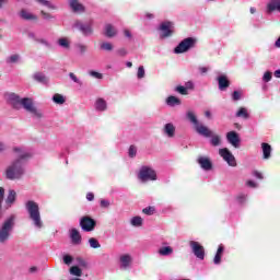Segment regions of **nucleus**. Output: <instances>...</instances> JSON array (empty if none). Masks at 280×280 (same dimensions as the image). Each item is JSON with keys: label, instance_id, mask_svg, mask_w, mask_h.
<instances>
[{"label": "nucleus", "instance_id": "4d7b16f0", "mask_svg": "<svg viewBox=\"0 0 280 280\" xmlns=\"http://www.w3.org/2000/svg\"><path fill=\"white\" fill-rule=\"evenodd\" d=\"M90 75H92V78H96V80H102V78H104L102 73L95 71H90Z\"/></svg>", "mask_w": 280, "mask_h": 280}, {"label": "nucleus", "instance_id": "72a5a7b5", "mask_svg": "<svg viewBox=\"0 0 280 280\" xmlns=\"http://www.w3.org/2000/svg\"><path fill=\"white\" fill-rule=\"evenodd\" d=\"M132 226H143V219L141 217H133L131 219Z\"/></svg>", "mask_w": 280, "mask_h": 280}, {"label": "nucleus", "instance_id": "f704fd0d", "mask_svg": "<svg viewBox=\"0 0 280 280\" xmlns=\"http://www.w3.org/2000/svg\"><path fill=\"white\" fill-rule=\"evenodd\" d=\"M211 137H212L210 140L211 145H213L214 148H218V145H220V143H222L220 136L212 135Z\"/></svg>", "mask_w": 280, "mask_h": 280}, {"label": "nucleus", "instance_id": "393cba45", "mask_svg": "<svg viewBox=\"0 0 280 280\" xmlns=\"http://www.w3.org/2000/svg\"><path fill=\"white\" fill-rule=\"evenodd\" d=\"M108 108L106 101L104 98H97L95 102V109L100 112H104Z\"/></svg>", "mask_w": 280, "mask_h": 280}, {"label": "nucleus", "instance_id": "a211bd4d", "mask_svg": "<svg viewBox=\"0 0 280 280\" xmlns=\"http://www.w3.org/2000/svg\"><path fill=\"white\" fill-rule=\"evenodd\" d=\"M272 12H280V0H270L267 3V14H272Z\"/></svg>", "mask_w": 280, "mask_h": 280}, {"label": "nucleus", "instance_id": "9d476101", "mask_svg": "<svg viewBox=\"0 0 280 280\" xmlns=\"http://www.w3.org/2000/svg\"><path fill=\"white\" fill-rule=\"evenodd\" d=\"M219 154L221 158H223V161H226L228 165L231 167H237L235 155H233V153H231L228 148L220 149Z\"/></svg>", "mask_w": 280, "mask_h": 280}, {"label": "nucleus", "instance_id": "473e14b6", "mask_svg": "<svg viewBox=\"0 0 280 280\" xmlns=\"http://www.w3.org/2000/svg\"><path fill=\"white\" fill-rule=\"evenodd\" d=\"M34 80H36V82H40L42 84H45L47 82V77H45V74L37 72L34 74Z\"/></svg>", "mask_w": 280, "mask_h": 280}, {"label": "nucleus", "instance_id": "4c0bfd02", "mask_svg": "<svg viewBox=\"0 0 280 280\" xmlns=\"http://www.w3.org/2000/svg\"><path fill=\"white\" fill-rule=\"evenodd\" d=\"M37 3H40V5H45V8H48V10H56V7L51 4L48 0H36Z\"/></svg>", "mask_w": 280, "mask_h": 280}, {"label": "nucleus", "instance_id": "8fccbe9b", "mask_svg": "<svg viewBox=\"0 0 280 280\" xmlns=\"http://www.w3.org/2000/svg\"><path fill=\"white\" fill-rule=\"evenodd\" d=\"M77 262L79 264V266H81V268H89V262H86V260L81 257L77 258Z\"/></svg>", "mask_w": 280, "mask_h": 280}, {"label": "nucleus", "instance_id": "f03ea898", "mask_svg": "<svg viewBox=\"0 0 280 280\" xmlns=\"http://www.w3.org/2000/svg\"><path fill=\"white\" fill-rule=\"evenodd\" d=\"M14 224H16V217L14 214L10 215L0 228V244H5L10 240V233L14 230Z\"/></svg>", "mask_w": 280, "mask_h": 280}, {"label": "nucleus", "instance_id": "338daca9", "mask_svg": "<svg viewBox=\"0 0 280 280\" xmlns=\"http://www.w3.org/2000/svg\"><path fill=\"white\" fill-rule=\"evenodd\" d=\"M275 47H277L278 49H280V37L276 40Z\"/></svg>", "mask_w": 280, "mask_h": 280}, {"label": "nucleus", "instance_id": "4468645a", "mask_svg": "<svg viewBox=\"0 0 280 280\" xmlns=\"http://www.w3.org/2000/svg\"><path fill=\"white\" fill-rule=\"evenodd\" d=\"M197 163H199L201 170H205L206 172H209V171L213 170V163L207 156H199L197 159Z\"/></svg>", "mask_w": 280, "mask_h": 280}, {"label": "nucleus", "instance_id": "9b49d317", "mask_svg": "<svg viewBox=\"0 0 280 280\" xmlns=\"http://www.w3.org/2000/svg\"><path fill=\"white\" fill-rule=\"evenodd\" d=\"M161 38H170L174 34V23L166 21L160 25Z\"/></svg>", "mask_w": 280, "mask_h": 280}, {"label": "nucleus", "instance_id": "2eb2a0df", "mask_svg": "<svg viewBox=\"0 0 280 280\" xmlns=\"http://www.w3.org/2000/svg\"><path fill=\"white\" fill-rule=\"evenodd\" d=\"M218 84H219V91H226L229 86H231V80H229V77L226 74H221L217 78Z\"/></svg>", "mask_w": 280, "mask_h": 280}, {"label": "nucleus", "instance_id": "de8ad7c7", "mask_svg": "<svg viewBox=\"0 0 280 280\" xmlns=\"http://www.w3.org/2000/svg\"><path fill=\"white\" fill-rule=\"evenodd\" d=\"M69 78L72 80V82H75V84H80V86H82V81H80V79H78V75H75V73L70 72Z\"/></svg>", "mask_w": 280, "mask_h": 280}, {"label": "nucleus", "instance_id": "0e129e2a", "mask_svg": "<svg viewBox=\"0 0 280 280\" xmlns=\"http://www.w3.org/2000/svg\"><path fill=\"white\" fill-rule=\"evenodd\" d=\"M246 185H247L248 187H252V188L257 187V183H255L254 180H247V182H246Z\"/></svg>", "mask_w": 280, "mask_h": 280}, {"label": "nucleus", "instance_id": "f8f14e48", "mask_svg": "<svg viewBox=\"0 0 280 280\" xmlns=\"http://www.w3.org/2000/svg\"><path fill=\"white\" fill-rule=\"evenodd\" d=\"M7 102L8 104H10V106H12V108H14L15 110H21V104L23 102V98H21V96H19V94L15 93H10L7 96Z\"/></svg>", "mask_w": 280, "mask_h": 280}, {"label": "nucleus", "instance_id": "864d4df0", "mask_svg": "<svg viewBox=\"0 0 280 280\" xmlns=\"http://www.w3.org/2000/svg\"><path fill=\"white\" fill-rule=\"evenodd\" d=\"M40 14H42L43 19H45L46 21L54 19V15H51V13H47L43 10L40 11Z\"/></svg>", "mask_w": 280, "mask_h": 280}, {"label": "nucleus", "instance_id": "dca6fc26", "mask_svg": "<svg viewBox=\"0 0 280 280\" xmlns=\"http://www.w3.org/2000/svg\"><path fill=\"white\" fill-rule=\"evenodd\" d=\"M196 132H198V135H200L201 137H206L207 139L213 137V131H211V129H209V127L203 126L201 124L197 125L195 127Z\"/></svg>", "mask_w": 280, "mask_h": 280}, {"label": "nucleus", "instance_id": "6e6d98bb", "mask_svg": "<svg viewBox=\"0 0 280 280\" xmlns=\"http://www.w3.org/2000/svg\"><path fill=\"white\" fill-rule=\"evenodd\" d=\"M101 207L102 209H108V207H110V201L106 199H101Z\"/></svg>", "mask_w": 280, "mask_h": 280}, {"label": "nucleus", "instance_id": "49530a36", "mask_svg": "<svg viewBox=\"0 0 280 280\" xmlns=\"http://www.w3.org/2000/svg\"><path fill=\"white\" fill-rule=\"evenodd\" d=\"M128 154H129L130 159H135V156H137V147L130 145Z\"/></svg>", "mask_w": 280, "mask_h": 280}, {"label": "nucleus", "instance_id": "a19ab883", "mask_svg": "<svg viewBox=\"0 0 280 280\" xmlns=\"http://www.w3.org/2000/svg\"><path fill=\"white\" fill-rule=\"evenodd\" d=\"M58 45H60V47H65V49H69L70 47L69 39L67 38L58 39Z\"/></svg>", "mask_w": 280, "mask_h": 280}, {"label": "nucleus", "instance_id": "13d9d810", "mask_svg": "<svg viewBox=\"0 0 280 280\" xmlns=\"http://www.w3.org/2000/svg\"><path fill=\"white\" fill-rule=\"evenodd\" d=\"M35 43H40L42 45H45V47H50L49 42L45 38H37L35 39Z\"/></svg>", "mask_w": 280, "mask_h": 280}, {"label": "nucleus", "instance_id": "f3484780", "mask_svg": "<svg viewBox=\"0 0 280 280\" xmlns=\"http://www.w3.org/2000/svg\"><path fill=\"white\" fill-rule=\"evenodd\" d=\"M226 139L233 148H240V135L235 131H230L226 133Z\"/></svg>", "mask_w": 280, "mask_h": 280}, {"label": "nucleus", "instance_id": "39448f33", "mask_svg": "<svg viewBox=\"0 0 280 280\" xmlns=\"http://www.w3.org/2000/svg\"><path fill=\"white\" fill-rule=\"evenodd\" d=\"M196 38L188 37L182 40L174 49L175 54H185L189 51V49H194L196 47Z\"/></svg>", "mask_w": 280, "mask_h": 280}, {"label": "nucleus", "instance_id": "b1692460", "mask_svg": "<svg viewBox=\"0 0 280 280\" xmlns=\"http://www.w3.org/2000/svg\"><path fill=\"white\" fill-rule=\"evenodd\" d=\"M70 8L73 10V12H84V5L82 3H79L78 0H70Z\"/></svg>", "mask_w": 280, "mask_h": 280}, {"label": "nucleus", "instance_id": "bf43d9fd", "mask_svg": "<svg viewBox=\"0 0 280 280\" xmlns=\"http://www.w3.org/2000/svg\"><path fill=\"white\" fill-rule=\"evenodd\" d=\"M77 47H78L80 54H86V46L85 45L79 44Z\"/></svg>", "mask_w": 280, "mask_h": 280}, {"label": "nucleus", "instance_id": "6e6552de", "mask_svg": "<svg viewBox=\"0 0 280 280\" xmlns=\"http://www.w3.org/2000/svg\"><path fill=\"white\" fill-rule=\"evenodd\" d=\"M93 20H90L89 22H82L80 20H77L74 22V27L77 30H79V32H81V34H83V36H93Z\"/></svg>", "mask_w": 280, "mask_h": 280}, {"label": "nucleus", "instance_id": "4be33fe9", "mask_svg": "<svg viewBox=\"0 0 280 280\" xmlns=\"http://www.w3.org/2000/svg\"><path fill=\"white\" fill-rule=\"evenodd\" d=\"M20 16L21 19H23L24 21H38V16L34 15L31 12H27V10L22 9L20 12Z\"/></svg>", "mask_w": 280, "mask_h": 280}, {"label": "nucleus", "instance_id": "a18cd8bd", "mask_svg": "<svg viewBox=\"0 0 280 280\" xmlns=\"http://www.w3.org/2000/svg\"><path fill=\"white\" fill-rule=\"evenodd\" d=\"M175 91L179 93L180 95H188L187 88L183 85L176 86Z\"/></svg>", "mask_w": 280, "mask_h": 280}, {"label": "nucleus", "instance_id": "20e7f679", "mask_svg": "<svg viewBox=\"0 0 280 280\" xmlns=\"http://www.w3.org/2000/svg\"><path fill=\"white\" fill-rule=\"evenodd\" d=\"M21 108H24L26 113H31V115H33V117H37V119L43 117V113L34 106V101L30 97L22 98Z\"/></svg>", "mask_w": 280, "mask_h": 280}, {"label": "nucleus", "instance_id": "e2e57ef3", "mask_svg": "<svg viewBox=\"0 0 280 280\" xmlns=\"http://www.w3.org/2000/svg\"><path fill=\"white\" fill-rule=\"evenodd\" d=\"M117 54H118V56L124 57L128 54V51L126 50V48H120L117 50Z\"/></svg>", "mask_w": 280, "mask_h": 280}, {"label": "nucleus", "instance_id": "5701e85b", "mask_svg": "<svg viewBox=\"0 0 280 280\" xmlns=\"http://www.w3.org/2000/svg\"><path fill=\"white\" fill-rule=\"evenodd\" d=\"M105 36L107 38H115V36H117V31L115 30V26H113V24L105 25Z\"/></svg>", "mask_w": 280, "mask_h": 280}, {"label": "nucleus", "instance_id": "1a4fd4ad", "mask_svg": "<svg viewBox=\"0 0 280 280\" xmlns=\"http://www.w3.org/2000/svg\"><path fill=\"white\" fill-rule=\"evenodd\" d=\"M80 226L85 233H91L92 231H95L97 221L89 215H84L80 219Z\"/></svg>", "mask_w": 280, "mask_h": 280}, {"label": "nucleus", "instance_id": "79ce46f5", "mask_svg": "<svg viewBox=\"0 0 280 280\" xmlns=\"http://www.w3.org/2000/svg\"><path fill=\"white\" fill-rule=\"evenodd\" d=\"M154 211L155 209L152 206L142 209V213H144L145 215H154Z\"/></svg>", "mask_w": 280, "mask_h": 280}, {"label": "nucleus", "instance_id": "c756f323", "mask_svg": "<svg viewBox=\"0 0 280 280\" xmlns=\"http://www.w3.org/2000/svg\"><path fill=\"white\" fill-rule=\"evenodd\" d=\"M160 255L163 257H167V255H172L174 253V249L171 246H165L159 249Z\"/></svg>", "mask_w": 280, "mask_h": 280}, {"label": "nucleus", "instance_id": "f257e3e1", "mask_svg": "<svg viewBox=\"0 0 280 280\" xmlns=\"http://www.w3.org/2000/svg\"><path fill=\"white\" fill-rule=\"evenodd\" d=\"M13 152L18 154V159L7 167L4 173L5 178L8 180H21V178H23V174H25V168H23V161L32 159V153L19 147L13 148Z\"/></svg>", "mask_w": 280, "mask_h": 280}, {"label": "nucleus", "instance_id": "680f3d73", "mask_svg": "<svg viewBox=\"0 0 280 280\" xmlns=\"http://www.w3.org/2000/svg\"><path fill=\"white\" fill-rule=\"evenodd\" d=\"M86 200H89V202H93L95 200V195L93 192H88Z\"/></svg>", "mask_w": 280, "mask_h": 280}, {"label": "nucleus", "instance_id": "c85d7f7f", "mask_svg": "<svg viewBox=\"0 0 280 280\" xmlns=\"http://www.w3.org/2000/svg\"><path fill=\"white\" fill-rule=\"evenodd\" d=\"M130 261H132V258L130 257V255H122L120 257V262L122 264L124 268H128L130 266Z\"/></svg>", "mask_w": 280, "mask_h": 280}, {"label": "nucleus", "instance_id": "7ed1b4c3", "mask_svg": "<svg viewBox=\"0 0 280 280\" xmlns=\"http://www.w3.org/2000/svg\"><path fill=\"white\" fill-rule=\"evenodd\" d=\"M26 211H28L31 220L37 229H43V221L40 220V208L34 200H28L25 205Z\"/></svg>", "mask_w": 280, "mask_h": 280}, {"label": "nucleus", "instance_id": "ddd939ff", "mask_svg": "<svg viewBox=\"0 0 280 280\" xmlns=\"http://www.w3.org/2000/svg\"><path fill=\"white\" fill-rule=\"evenodd\" d=\"M189 246L197 259H205V247L196 241H190Z\"/></svg>", "mask_w": 280, "mask_h": 280}, {"label": "nucleus", "instance_id": "a878e982", "mask_svg": "<svg viewBox=\"0 0 280 280\" xmlns=\"http://www.w3.org/2000/svg\"><path fill=\"white\" fill-rule=\"evenodd\" d=\"M164 132L170 137H174L175 132H176V127H174V125L172 122H168L164 126Z\"/></svg>", "mask_w": 280, "mask_h": 280}, {"label": "nucleus", "instance_id": "58836bf2", "mask_svg": "<svg viewBox=\"0 0 280 280\" xmlns=\"http://www.w3.org/2000/svg\"><path fill=\"white\" fill-rule=\"evenodd\" d=\"M89 244L91 248H102V245L100 244V241H97V238L91 237L89 240Z\"/></svg>", "mask_w": 280, "mask_h": 280}, {"label": "nucleus", "instance_id": "bb28decb", "mask_svg": "<svg viewBox=\"0 0 280 280\" xmlns=\"http://www.w3.org/2000/svg\"><path fill=\"white\" fill-rule=\"evenodd\" d=\"M167 106H180V98L176 96H168L166 98Z\"/></svg>", "mask_w": 280, "mask_h": 280}, {"label": "nucleus", "instance_id": "69168bd1", "mask_svg": "<svg viewBox=\"0 0 280 280\" xmlns=\"http://www.w3.org/2000/svg\"><path fill=\"white\" fill-rule=\"evenodd\" d=\"M188 89H194V83L191 82V81H188L187 83H186V91L188 90Z\"/></svg>", "mask_w": 280, "mask_h": 280}, {"label": "nucleus", "instance_id": "c03bdc74", "mask_svg": "<svg viewBox=\"0 0 280 280\" xmlns=\"http://www.w3.org/2000/svg\"><path fill=\"white\" fill-rule=\"evenodd\" d=\"M137 77H138L139 80L145 78V68H143V66H140L138 68Z\"/></svg>", "mask_w": 280, "mask_h": 280}, {"label": "nucleus", "instance_id": "2f4dec72", "mask_svg": "<svg viewBox=\"0 0 280 280\" xmlns=\"http://www.w3.org/2000/svg\"><path fill=\"white\" fill-rule=\"evenodd\" d=\"M15 200H16V191L9 190V195L7 197V203L8 205H14Z\"/></svg>", "mask_w": 280, "mask_h": 280}, {"label": "nucleus", "instance_id": "aec40b11", "mask_svg": "<svg viewBox=\"0 0 280 280\" xmlns=\"http://www.w3.org/2000/svg\"><path fill=\"white\" fill-rule=\"evenodd\" d=\"M222 255H224V245H219L213 258V264H215V266H220V264H222Z\"/></svg>", "mask_w": 280, "mask_h": 280}, {"label": "nucleus", "instance_id": "c9c22d12", "mask_svg": "<svg viewBox=\"0 0 280 280\" xmlns=\"http://www.w3.org/2000/svg\"><path fill=\"white\" fill-rule=\"evenodd\" d=\"M52 102H55V104H65L66 100H65V96L57 93L52 96Z\"/></svg>", "mask_w": 280, "mask_h": 280}, {"label": "nucleus", "instance_id": "09e8293b", "mask_svg": "<svg viewBox=\"0 0 280 280\" xmlns=\"http://www.w3.org/2000/svg\"><path fill=\"white\" fill-rule=\"evenodd\" d=\"M72 262H73V257L71 255L63 256V264H66V266H71Z\"/></svg>", "mask_w": 280, "mask_h": 280}, {"label": "nucleus", "instance_id": "0eeeda50", "mask_svg": "<svg viewBox=\"0 0 280 280\" xmlns=\"http://www.w3.org/2000/svg\"><path fill=\"white\" fill-rule=\"evenodd\" d=\"M138 178L141 183H148V180H156V171L150 166H142L139 171Z\"/></svg>", "mask_w": 280, "mask_h": 280}, {"label": "nucleus", "instance_id": "cd10ccee", "mask_svg": "<svg viewBox=\"0 0 280 280\" xmlns=\"http://www.w3.org/2000/svg\"><path fill=\"white\" fill-rule=\"evenodd\" d=\"M186 117L190 124H194L195 128L200 124L194 112H187Z\"/></svg>", "mask_w": 280, "mask_h": 280}, {"label": "nucleus", "instance_id": "774afa93", "mask_svg": "<svg viewBox=\"0 0 280 280\" xmlns=\"http://www.w3.org/2000/svg\"><path fill=\"white\" fill-rule=\"evenodd\" d=\"M275 78H280V69L273 72Z\"/></svg>", "mask_w": 280, "mask_h": 280}, {"label": "nucleus", "instance_id": "e433bc0d", "mask_svg": "<svg viewBox=\"0 0 280 280\" xmlns=\"http://www.w3.org/2000/svg\"><path fill=\"white\" fill-rule=\"evenodd\" d=\"M70 273H72L74 277H82V269L78 266H72L70 268Z\"/></svg>", "mask_w": 280, "mask_h": 280}, {"label": "nucleus", "instance_id": "5fc2aeb1", "mask_svg": "<svg viewBox=\"0 0 280 280\" xmlns=\"http://www.w3.org/2000/svg\"><path fill=\"white\" fill-rule=\"evenodd\" d=\"M19 58H20L19 55H12L11 57H9L7 62H10V63L19 62Z\"/></svg>", "mask_w": 280, "mask_h": 280}, {"label": "nucleus", "instance_id": "603ef678", "mask_svg": "<svg viewBox=\"0 0 280 280\" xmlns=\"http://www.w3.org/2000/svg\"><path fill=\"white\" fill-rule=\"evenodd\" d=\"M246 198H247L246 195L241 194L236 197V200L237 202H240V205H244V202H246Z\"/></svg>", "mask_w": 280, "mask_h": 280}, {"label": "nucleus", "instance_id": "052dcab7", "mask_svg": "<svg viewBox=\"0 0 280 280\" xmlns=\"http://www.w3.org/2000/svg\"><path fill=\"white\" fill-rule=\"evenodd\" d=\"M253 175L255 176V178H258L259 180L264 179V175L258 171H254Z\"/></svg>", "mask_w": 280, "mask_h": 280}, {"label": "nucleus", "instance_id": "3c124183", "mask_svg": "<svg viewBox=\"0 0 280 280\" xmlns=\"http://www.w3.org/2000/svg\"><path fill=\"white\" fill-rule=\"evenodd\" d=\"M262 80L264 82H270V80H272V72L270 71L265 72Z\"/></svg>", "mask_w": 280, "mask_h": 280}, {"label": "nucleus", "instance_id": "7c9ffc66", "mask_svg": "<svg viewBox=\"0 0 280 280\" xmlns=\"http://www.w3.org/2000/svg\"><path fill=\"white\" fill-rule=\"evenodd\" d=\"M236 117H242L243 119H248V109L246 107H240V109L236 113Z\"/></svg>", "mask_w": 280, "mask_h": 280}, {"label": "nucleus", "instance_id": "ea45409f", "mask_svg": "<svg viewBox=\"0 0 280 280\" xmlns=\"http://www.w3.org/2000/svg\"><path fill=\"white\" fill-rule=\"evenodd\" d=\"M101 49L103 51H113L114 46L108 42H104V43L101 44Z\"/></svg>", "mask_w": 280, "mask_h": 280}, {"label": "nucleus", "instance_id": "412c9836", "mask_svg": "<svg viewBox=\"0 0 280 280\" xmlns=\"http://www.w3.org/2000/svg\"><path fill=\"white\" fill-rule=\"evenodd\" d=\"M262 159L268 160L272 154V147L269 143L262 142Z\"/></svg>", "mask_w": 280, "mask_h": 280}, {"label": "nucleus", "instance_id": "37998d69", "mask_svg": "<svg viewBox=\"0 0 280 280\" xmlns=\"http://www.w3.org/2000/svg\"><path fill=\"white\" fill-rule=\"evenodd\" d=\"M232 100L233 102H240L242 100V91H234L232 93Z\"/></svg>", "mask_w": 280, "mask_h": 280}, {"label": "nucleus", "instance_id": "423d86ee", "mask_svg": "<svg viewBox=\"0 0 280 280\" xmlns=\"http://www.w3.org/2000/svg\"><path fill=\"white\" fill-rule=\"evenodd\" d=\"M196 38L188 37L182 40L174 49L175 54H185L189 51V49H194L196 47Z\"/></svg>", "mask_w": 280, "mask_h": 280}, {"label": "nucleus", "instance_id": "6ab92c4d", "mask_svg": "<svg viewBox=\"0 0 280 280\" xmlns=\"http://www.w3.org/2000/svg\"><path fill=\"white\" fill-rule=\"evenodd\" d=\"M70 238L72 241V244L74 245L82 244V235L80 234V231H78V229L71 230Z\"/></svg>", "mask_w": 280, "mask_h": 280}]
</instances>
